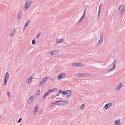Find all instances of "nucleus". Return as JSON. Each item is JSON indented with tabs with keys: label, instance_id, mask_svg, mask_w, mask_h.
Listing matches in <instances>:
<instances>
[{
	"label": "nucleus",
	"instance_id": "nucleus-1",
	"mask_svg": "<svg viewBox=\"0 0 125 125\" xmlns=\"http://www.w3.org/2000/svg\"><path fill=\"white\" fill-rule=\"evenodd\" d=\"M32 3V1L31 0H28L26 1L25 5V10L24 11H25L27 9L29 8Z\"/></svg>",
	"mask_w": 125,
	"mask_h": 125
},
{
	"label": "nucleus",
	"instance_id": "nucleus-2",
	"mask_svg": "<svg viewBox=\"0 0 125 125\" xmlns=\"http://www.w3.org/2000/svg\"><path fill=\"white\" fill-rule=\"evenodd\" d=\"M9 73L8 72L6 73L5 74V75L4 77L5 79H4V85H6L7 84V83L9 78Z\"/></svg>",
	"mask_w": 125,
	"mask_h": 125
},
{
	"label": "nucleus",
	"instance_id": "nucleus-3",
	"mask_svg": "<svg viewBox=\"0 0 125 125\" xmlns=\"http://www.w3.org/2000/svg\"><path fill=\"white\" fill-rule=\"evenodd\" d=\"M66 77L65 73H60L58 76V78L59 79H62V78L63 79H65Z\"/></svg>",
	"mask_w": 125,
	"mask_h": 125
},
{
	"label": "nucleus",
	"instance_id": "nucleus-4",
	"mask_svg": "<svg viewBox=\"0 0 125 125\" xmlns=\"http://www.w3.org/2000/svg\"><path fill=\"white\" fill-rule=\"evenodd\" d=\"M100 38L98 41V43L97 44V46H99L100 45L103 40V35L102 33H100Z\"/></svg>",
	"mask_w": 125,
	"mask_h": 125
},
{
	"label": "nucleus",
	"instance_id": "nucleus-5",
	"mask_svg": "<svg viewBox=\"0 0 125 125\" xmlns=\"http://www.w3.org/2000/svg\"><path fill=\"white\" fill-rule=\"evenodd\" d=\"M72 65L74 66L81 67L82 66L84 65V64H83L79 62L74 63L72 64Z\"/></svg>",
	"mask_w": 125,
	"mask_h": 125
},
{
	"label": "nucleus",
	"instance_id": "nucleus-6",
	"mask_svg": "<svg viewBox=\"0 0 125 125\" xmlns=\"http://www.w3.org/2000/svg\"><path fill=\"white\" fill-rule=\"evenodd\" d=\"M65 102V101H56L54 103H53L51 104V105L52 104H57L58 105H62V103H63Z\"/></svg>",
	"mask_w": 125,
	"mask_h": 125
},
{
	"label": "nucleus",
	"instance_id": "nucleus-7",
	"mask_svg": "<svg viewBox=\"0 0 125 125\" xmlns=\"http://www.w3.org/2000/svg\"><path fill=\"white\" fill-rule=\"evenodd\" d=\"M67 95L65 97L66 98H68L70 97L72 94V91L71 90H66Z\"/></svg>",
	"mask_w": 125,
	"mask_h": 125
},
{
	"label": "nucleus",
	"instance_id": "nucleus-8",
	"mask_svg": "<svg viewBox=\"0 0 125 125\" xmlns=\"http://www.w3.org/2000/svg\"><path fill=\"white\" fill-rule=\"evenodd\" d=\"M113 104L112 103H109L106 104L104 106V108L106 109H109Z\"/></svg>",
	"mask_w": 125,
	"mask_h": 125
},
{
	"label": "nucleus",
	"instance_id": "nucleus-9",
	"mask_svg": "<svg viewBox=\"0 0 125 125\" xmlns=\"http://www.w3.org/2000/svg\"><path fill=\"white\" fill-rule=\"evenodd\" d=\"M34 99V96H31L29 98L28 100L27 101L28 104H31V102Z\"/></svg>",
	"mask_w": 125,
	"mask_h": 125
},
{
	"label": "nucleus",
	"instance_id": "nucleus-10",
	"mask_svg": "<svg viewBox=\"0 0 125 125\" xmlns=\"http://www.w3.org/2000/svg\"><path fill=\"white\" fill-rule=\"evenodd\" d=\"M38 104H36V105L35 106V108L34 110L33 111V112H34V113L35 114H36L37 112V110L38 109Z\"/></svg>",
	"mask_w": 125,
	"mask_h": 125
},
{
	"label": "nucleus",
	"instance_id": "nucleus-11",
	"mask_svg": "<svg viewBox=\"0 0 125 125\" xmlns=\"http://www.w3.org/2000/svg\"><path fill=\"white\" fill-rule=\"evenodd\" d=\"M123 85L121 83H120L117 86H116L115 88V89L117 90H119L120 88Z\"/></svg>",
	"mask_w": 125,
	"mask_h": 125
},
{
	"label": "nucleus",
	"instance_id": "nucleus-12",
	"mask_svg": "<svg viewBox=\"0 0 125 125\" xmlns=\"http://www.w3.org/2000/svg\"><path fill=\"white\" fill-rule=\"evenodd\" d=\"M114 123L115 125H121L120 120L118 119L115 121L114 122Z\"/></svg>",
	"mask_w": 125,
	"mask_h": 125
},
{
	"label": "nucleus",
	"instance_id": "nucleus-13",
	"mask_svg": "<svg viewBox=\"0 0 125 125\" xmlns=\"http://www.w3.org/2000/svg\"><path fill=\"white\" fill-rule=\"evenodd\" d=\"M64 40V38H63L61 39H57L56 40V43H58L61 42H62Z\"/></svg>",
	"mask_w": 125,
	"mask_h": 125
},
{
	"label": "nucleus",
	"instance_id": "nucleus-14",
	"mask_svg": "<svg viewBox=\"0 0 125 125\" xmlns=\"http://www.w3.org/2000/svg\"><path fill=\"white\" fill-rule=\"evenodd\" d=\"M51 52H49L46 53V57H49L51 56L52 55Z\"/></svg>",
	"mask_w": 125,
	"mask_h": 125
},
{
	"label": "nucleus",
	"instance_id": "nucleus-15",
	"mask_svg": "<svg viewBox=\"0 0 125 125\" xmlns=\"http://www.w3.org/2000/svg\"><path fill=\"white\" fill-rule=\"evenodd\" d=\"M33 76H32L31 77H29L27 79V80H28V81H27V83H28V84H30L31 83V82L32 80V77H33Z\"/></svg>",
	"mask_w": 125,
	"mask_h": 125
},
{
	"label": "nucleus",
	"instance_id": "nucleus-16",
	"mask_svg": "<svg viewBox=\"0 0 125 125\" xmlns=\"http://www.w3.org/2000/svg\"><path fill=\"white\" fill-rule=\"evenodd\" d=\"M52 52V55H56L58 53V51L55 50L53 51H51Z\"/></svg>",
	"mask_w": 125,
	"mask_h": 125
},
{
	"label": "nucleus",
	"instance_id": "nucleus-17",
	"mask_svg": "<svg viewBox=\"0 0 125 125\" xmlns=\"http://www.w3.org/2000/svg\"><path fill=\"white\" fill-rule=\"evenodd\" d=\"M59 92L60 93L64 95H66L67 94V92H66V90L65 91H63L61 90H59Z\"/></svg>",
	"mask_w": 125,
	"mask_h": 125
},
{
	"label": "nucleus",
	"instance_id": "nucleus-18",
	"mask_svg": "<svg viewBox=\"0 0 125 125\" xmlns=\"http://www.w3.org/2000/svg\"><path fill=\"white\" fill-rule=\"evenodd\" d=\"M49 90L51 93L52 92H54L56 91L57 90V89L56 88H54L53 89H51Z\"/></svg>",
	"mask_w": 125,
	"mask_h": 125
},
{
	"label": "nucleus",
	"instance_id": "nucleus-19",
	"mask_svg": "<svg viewBox=\"0 0 125 125\" xmlns=\"http://www.w3.org/2000/svg\"><path fill=\"white\" fill-rule=\"evenodd\" d=\"M15 28H14L13 29V33H11L10 34V36L11 37V36H14V34L15 32Z\"/></svg>",
	"mask_w": 125,
	"mask_h": 125
},
{
	"label": "nucleus",
	"instance_id": "nucleus-20",
	"mask_svg": "<svg viewBox=\"0 0 125 125\" xmlns=\"http://www.w3.org/2000/svg\"><path fill=\"white\" fill-rule=\"evenodd\" d=\"M85 74L84 73L81 74V73H78L77 74V76L79 77H83L85 76Z\"/></svg>",
	"mask_w": 125,
	"mask_h": 125
},
{
	"label": "nucleus",
	"instance_id": "nucleus-21",
	"mask_svg": "<svg viewBox=\"0 0 125 125\" xmlns=\"http://www.w3.org/2000/svg\"><path fill=\"white\" fill-rule=\"evenodd\" d=\"M116 61L115 60L114 62L113 63V68H114V69H115V66L116 65Z\"/></svg>",
	"mask_w": 125,
	"mask_h": 125
},
{
	"label": "nucleus",
	"instance_id": "nucleus-22",
	"mask_svg": "<svg viewBox=\"0 0 125 125\" xmlns=\"http://www.w3.org/2000/svg\"><path fill=\"white\" fill-rule=\"evenodd\" d=\"M21 12L20 11L18 15V19H20L21 17Z\"/></svg>",
	"mask_w": 125,
	"mask_h": 125
},
{
	"label": "nucleus",
	"instance_id": "nucleus-23",
	"mask_svg": "<svg viewBox=\"0 0 125 125\" xmlns=\"http://www.w3.org/2000/svg\"><path fill=\"white\" fill-rule=\"evenodd\" d=\"M31 21V20L28 21L26 23L25 25L26 26V27H27L29 25V23Z\"/></svg>",
	"mask_w": 125,
	"mask_h": 125
},
{
	"label": "nucleus",
	"instance_id": "nucleus-24",
	"mask_svg": "<svg viewBox=\"0 0 125 125\" xmlns=\"http://www.w3.org/2000/svg\"><path fill=\"white\" fill-rule=\"evenodd\" d=\"M81 108L83 110L85 108V106H84V104H82L81 106Z\"/></svg>",
	"mask_w": 125,
	"mask_h": 125
},
{
	"label": "nucleus",
	"instance_id": "nucleus-25",
	"mask_svg": "<svg viewBox=\"0 0 125 125\" xmlns=\"http://www.w3.org/2000/svg\"><path fill=\"white\" fill-rule=\"evenodd\" d=\"M40 93V90H38L37 91V93H36V95H37V96H39V94Z\"/></svg>",
	"mask_w": 125,
	"mask_h": 125
},
{
	"label": "nucleus",
	"instance_id": "nucleus-26",
	"mask_svg": "<svg viewBox=\"0 0 125 125\" xmlns=\"http://www.w3.org/2000/svg\"><path fill=\"white\" fill-rule=\"evenodd\" d=\"M46 81V80H44V79L43 78L41 82V83L42 84Z\"/></svg>",
	"mask_w": 125,
	"mask_h": 125
},
{
	"label": "nucleus",
	"instance_id": "nucleus-27",
	"mask_svg": "<svg viewBox=\"0 0 125 125\" xmlns=\"http://www.w3.org/2000/svg\"><path fill=\"white\" fill-rule=\"evenodd\" d=\"M50 93L49 92V91L48 90L47 93L45 94L47 96Z\"/></svg>",
	"mask_w": 125,
	"mask_h": 125
},
{
	"label": "nucleus",
	"instance_id": "nucleus-28",
	"mask_svg": "<svg viewBox=\"0 0 125 125\" xmlns=\"http://www.w3.org/2000/svg\"><path fill=\"white\" fill-rule=\"evenodd\" d=\"M32 43L33 45H34L36 43L35 41V39H33L32 41Z\"/></svg>",
	"mask_w": 125,
	"mask_h": 125
},
{
	"label": "nucleus",
	"instance_id": "nucleus-29",
	"mask_svg": "<svg viewBox=\"0 0 125 125\" xmlns=\"http://www.w3.org/2000/svg\"><path fill=\"white\" fill-rule=\"evenodd\" d=\"M56 97V96L55 95H52L51 97H50L49 98V99H50V98H54L55 97Z\"/></svg>",
	"mask_w": 125,
	"mask_h": 125
},
{
	"label": "nucleus",
	"instance_id": "nucleus-30",
	"mask_svg": "<svg viewBox=\"0 0 125 125\" xmlns=\"http://www.w3.org/2000/svg\"><path fill=\"white\" fill-rule=\"evenodd\" d=\"M100 11H101V10L99 9V11H98V16L99 18V17L100 15Z\"/></svg>",
	"mask_w": 125,
	"mask_h": 125
},
{
	"label": "nucleus",
	"instance_id": "nucleus-31",
	"mask_svg": "<svg viewBox=\"0 0 125 125\" xmlns=\"http://www.w3.org/2000/svg\"><path fill=\"white\" fill-rule=\"evenodd\" d=\"M114 69H114V68H113L112 67L111 69H110L109 70H108V72H110L113 71Z\"/></svg>",
	"mask_w": 125,
	"mask_h": 125
},
{
	"label": "nucleus",
	"instance_id": "nucleus-32",
	"mask_svg": "<svg viewBox=\"0 0 125 125\" xmlns=\"http://www.w3.org/2000/svg\"><path fill=\"white\" fill-rule=\"evenodd\" d=\"M85 18V16L83 15L81 17L80 19L81 20H83V19H84Z\"/></svg>",
	"mask_w": 125,
	"mask_h": 125
},
{
	"label": "nucleus",
	"instance_id": "nucleus-33",
	"mask_svg": "<svg viewBox=\"0 0 125 125\" xmlns=\"http://www.w3.org/2000/svg\"><path fill=\"white\" fill-rule=\"evenodd\" d=\"M22 119L21 118H20L18 121V123H20L22 120Z\"/></svg>",
	"mask_w": 125,
	"mask_h": 125
},
{
	"label": "nucleus",
	"instance_id": "nucleus-34",
	"mask_svg": "<svg viewBox=\"0 0 125 125\" xmlns=\"http://www.w3.org/2000/svg\"><path fill=\"white\" fill-rule=\"evenodd\" d=\"M41 34V33H39L37 35V36L36 37V38L38 39L39 38V37L40 36Z\"/></svg>",
	"mask_w": 125,
	"mask_h": 125
},
{
	"label": "nucleus",
	"instance_id": "nucleus-35",
	"mask_svg": "<svg viewBox=\"0 0 125 125\" xmlns=\"http://www.w3.org/2000/svg\"><path fill=\"white\" fill-rule=\"evenodd\" d=\"M85 11H86V10H85V9L84 10L83 15L84 16H85Z\"/></svg>",
	"mask_w": 125,
	"mask_h": 125
},
{
	"label": "nucleus",
	"instance_id": "nucleus-36",
	"mask_svg": "<svg viewBox=\"0 0 125 125\" xmlns=\"http://www.w3.org/2000/svg\"><path fill=\"white\" fill-rule=\"evenodd\" d=\"M121 11H120V13H122L123 11H124L121 8Z\"/></svg>",
	"mask_w": 125,
	"mask_h": 125
},
{
	"label": "nucleus",
	"instance_id": "nucleus-37",
	"mask_svg": "<svg viewBox=\"0 0 125 125\" xmlns=\"http://www.w3.org/2000/svg\"><path fill=\"white\" fill-rule=\"evenodd\" d=\"M102 5V3H101L99 6V9L101 10V7Z\"/></svg>",
	"mask_w": 125,
	"mask_h": 125
},
{
	"label": "nucleus",
	"instance_id": "nucleus-38",
	"mask_svg": "<svg viewBox=\"0 0 125 125\" xmlns=\"http://www.w3.org/2000/svg\"><path fill=\"white\" fill-rule=\"evenodd\" d=\"M10 93L9 92H7V94L9 97H10Z\"/></svg>",
	"mask_w": 125,
	"mask_h": 125
},
{
	"label": "nucleus",
	"instance_id": "nucleus-39",
	"mask_svg": "<svg viewBox=\"0 0 125 125\" xmlns=\"http://www.w3.org/2000/svg\"><path fill=\"white\" fill-rule=\"evenodd\" d=\"M46 96H47L45 94H44V95L43 96V97L42 98V99H45V98L46 97Z\"/></svg>",
	"mask_w": 125,
	"mask_h": 125
},
{
	"label": "nucleus",
	"instance_id": "nucleus-40",
	"mask_svg": "<svg viewBox=\"0 0 125 125\" xmlns=\"http://www.w3.org/2000/svg\"><path fill=\"white\" fill-rule=\"evenodd\" d=\"M121 8L124 11H125V6Z\"/></svg>",
	"mask_w": 125,
	"mask_h": 125
},
{
	"label": "nucleus",
	"instance_id": "nucleus-41",
	"mask_svg": "<svg viewBox=\"0 0 125 125\" xmlns=\"http://www.w3.org/2000/svg\"><path fill=\"white\" fill-rule=\"evenodd\" d=\"M68 101H66L65 102V103H66V104H64L63 105H66V104H68Z\"/></svg>",
	"mask_w": 125,
	"mask_h": 125
},
{
	"label": "nucleus",
	"instance_id": "nucleus-42",
	"mask_svg": "<svg viewBox=\"0 0 125 125\" xmlns=\"http://www.w3.org/2000/svg\"><path fill=\"white\" fill-rule=\"evenodd\" d=\"M82 20H81V19H80V20L77 23H80L81 22V21Z\"/></svg>",
	"mask_w": 125,
	"mask_h": 125
},
{
	"label": "nucleus",
	"instance_id": "nucleus-43",
	"mask_svg": "<svg viewBox=\"0 0 125 125\" xmlns=\"http://www.w3.org/2000/svg\"><path fill=\"white\" fill-rule=\"evenodd\" d=\"M42 85V84L41 83H40L39 84H38V86H41Z\"/></svg>",
	"mask_w": 125,
	"mask_h": 125
},
{
	"label": "nucleus",
	"instance_id": "nucleus-44",
	"mask_svg": "<svg viewBox=\"0 0 125 125\" xmlns=\"http://www.w3.org/2000/svg\"><path fill=\"white\" fill-rule=\"evenodd\" d=\"M60 93L59 92H58V93L56 95H55L56 96L59 95L60 94Z\"/></svg>",
	"mask_w": 125,
	"mask_h": 125
},
{
	"label": "nucleus",
	"instance_id": "nucleus-45",
	"mask_svg": "<svg viewBox=\"0 0 125 125\" xmlns=\"http://www.w3.org/2000/svg\"><path fill=\"white\" fill-rule=\"evenodd\" d=\"M48 78H47L46 77H45V78H43V79H44V80H46V81L47 79H49V77H48Z\"/></svg>",
	"mask_w": 125,
	"mask_h": 125
},
{
	"label": "nucleus",
	"instance_id": "nucleus-46",
	"mask_svg": "<svg viewBox=\"0 0 125 125\" xmlns=\"http://www.w3.org/2000/svg\"><path fill=\"white\" fill-rule=\"evenodd\" d=\"M120 16H121V17H122V13H120Z\"/></svg>",
	"mask_w": 125,
	"mask_h": 125
},
{
	"label": "nucleus",
	"instance_id": "nucleus-47",
	"mask_svg": "<svg viewBox=\"0 0 125 125\" xmlns=\"http://www.w3.org/2000/svg\"><path fill=\"white\" fill-rule=\"evenodd\" d=\"M121 5L120 6V7H119V8L118 9V10H119L120 9V7H121Z\"/></svg>",
	"mask_w": 125,
	"mask_h": 125
},
{
	"label": "nucleus",
	"instance_id": "nucleus-48",
	"mask_svg": "<svg viewBox=\"0 0 125 125\" xmlns=\"http://www.w3.org/2000/svg\"><path fill=\"white\" fill-rule=\"evenodd\" d=\"M27 27L25 25H24V28H23V29H25V27Z\"/></svg>",
	"mask_w": 125,
	"mask_h": 125
},
{
	"label": "nucleus",
	"instance_id": "nucleus-49",
	"mask_svg": "<svg viewBox=\"0 0 125 125\" xmlns=\"http://www.w3.org/2000/svg\"><path fill=\"white\" fill-rule=\"evenodd\" d=\"M51 80L52 81H53V79L52 78H51Z\"/></svg>",
	"mask_w": 125,
	"mask_h": 125
},
{
	"label": "nucleus",
	"instance_id": "nucleus-50",
	"mask_svg": "<svg viewBox=\"0 0 125 125\" xmlns=\"http://www.w3.org/2000/svg\"><path fill=\"white\" fill-rule=\"evenodd\" d=\"M25 29H23V32H24V31Z\"/></svg>",
	"mask_w": 125,
	"mask_h": 125
},
{
	"label": "nucleus",
	"instance_id": "nucleus-51",
	"mask_svg": "<svg viewBox=\"0 0 125 125\" xmlns=\"http://www.w3.org/2000/svg\"><path fill=\"white\" fill-rule=\"evenodd\" d=\"M52 105V104L51 105V106Z\"/></svg>",
	"mask_w": 125,
	"mask_h": 125
},
{
	"label": "nucleus",
	"instance_id": "nucleus-52",
	"mask_svg": "<svg viewBox=\"0 0 125 125\" xmlns=\"http://www.w3.org/2000/svg\"><path fill=\"white\" fill-rule=\"evenodd\" d=\"M71 124H70V125H71Z\"/></svg>",
	"mask_w": 125,
	"mask_h": 125
}]
</instances>
